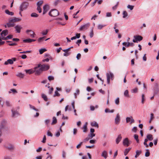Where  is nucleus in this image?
<instances>
[{"label":"nucleus","instance_id":"35","mask_svg":"<svg viewBox=\"0 0 159 159\" xmlns=\"http://www.w3.org/2000/svg\"><path fill=\"white\" fill-rule=\"evenodd\" d=\"M134 138L136 140V142L139 143V136L136 134L134 135Z\"/></svg>","mask_w":159,"mask_h":159},{"label":"nucleus","instance_id":"2","mask_svg":"<svg viewBox=\"0 0 159 159\" xmlns=\"http://www.w3.org/2000/svg\"><path fill=\"white\" fill-rule=\"evenodd\" d=\"M107 82L108 84H110V80H113L114 78V75L113 73L110 71L107 73Z\"/></svg>","mask_w":159,"mask_h":159},{"label":"nucleus","instance_id":"62","mask_svg":"<svg viewBox=\"0 0 159 159\" xmlns=\"http://www.w3.org/2000/svg\"><path fill=\"white\" fill-rule=\"evenodd\" d=\"M46 136L45 135H44L43 138V140L42 141V142L43 143H45L46 142Z\"/></svg>","mask_w":159,"mask_h":159},{"label":"nucleus","instance_id":"21","mask_svg":"<svg viewBox=\"0 0 159 159\" xmlns=\"http://www.w3.org/2000/svg\"><path fill=\"white\" fill-rule=\"evenodd\" d=\"M13 64V62L12 60L11 59H9L7 60V61H6L4 62V65H7L8 64H10L11 65L12 64Z\"/></svg>","mask_w":159,"mask_h":159},{"label":"nucleus","instance_id":"55","mask_svg":"<svg viewBox=\"0 0 159 159\" xmlns=\"http://www.w3.org/2000/svg\"><path fill=\"white\" fill-rule=\"evenodd\" d=\"M81 57V55L80 53H78L76 56V58L78 60H79L80 59Z\"/></svg>","mask_w":159,"mask_h":159},{"label":"nucleus","instance_id":"17","mask_svg":"<svg viewBox=\"0 0 159 159\" xmlns=\"http://www.w3.org/2000/svg\"><path fill=\"white\" fill-rule=\"evenodd\" d=\"M10 20L11 22H12L13 23L15 22H18L20 21L21 20V19L18 18L13 17L10 19Z\"/></svg>","mask_w":159,"mask_h":159},{"label":"nucleus","instance_id":"30","mask_svg":"<svg viewBox=\"0 0 159 159\" xmlns=\"http://www.w3.org/2000/svg\"><path fill=\"white\" fill-rule=\"evenodd\" d=\"M41 97L45 101H48V98L46 95L44 93L42 94Z\"/></svg>","mask_w":159,"mask_h":159},{"label":"nucleus","instance_id":"27","mask_svg":"<svg viewBox=\"0 0 159 159\" xmlns=\"http://www.w3.org/2000/svg\"><path fill=\"white\" fill-rule=\"evenodd\" d=\"M12 93L13 94L16 93H17V92L16 90L14 89H11L8 91L9 93Z\"/></svg>","mask_w":159,"mask_h":159},{"label":"nucleus","instance_id":"33","mask_svg":"<svg viewBox=\"0 0 159 159\" xmlns=\"http://www.w3.org/2000/svg\"><path fill=\"white\" fill-rule=\"evenodd\" d=\"M5 13L10 15L12 16L14 15V13L8 10H6L5 11Z\"/></svg>","mask_w":159,"mask_h":159},{"label":"nucleus","instance_id":"57","mask_svg":"<svg viewBox=\"0 0 159 159\" xmlns=\"http://www.w3.org/2000/svg\"><path fill=\"white\" fill-rule=\"evenodd\" d=\"M137 130V127H134L132 129V131L134 133H136Z\"/></svg>","mask_w":159,"mask_h":159},{"label":"nucleus","instance_id":"51","mask_svg":"<svg viewBox=\"0 0 159 159\" xmlns=\"http://www.w3.org/2000/svg\"><path fill=\"white\" fill-rule=\"evenodd\" d=\"M146 151H147L146 152L145 154V156L146 157H148L150 155V152H149L148 149H147Z\"/></svg>","mask_w":159,"mask_h":159},{"label":"nucleus","instance_id":"5","mask_svg":"<svg viewBox=\"0 0 159 159\" xmlns=\"http://www.w3.org/2000/svg\"><path fill=\"white\" fill-rule=\"evenodd\" d=\"M59 12L56 9H53L50 10V16H56L59 15Z\"/></svg>","mask_w":159,"mask_h":159},{"label":"nucleus","instance_id":"47","mask_svg":"<svg viewBox=\"0 0 159 159\" xmlns=\"http://www.w3.org/2000/svg\"><path fill=\"white\" fill-rule=\"evenodd\" d=\"M43 1H40L37 2V6L40 7L43 3Z\"/></svg>","mask_w":159,"mask_h":159},{"label":"nucleus","instance_id":"18","mask_svg":"<svg viewBox=\"0 0 159 159\" xmlns=\"http://www.w3.org/2000/svg\"><path fill=\"white\" fill-rule=\"evenodd\" d=\"M6 148L8 150L12 151L14 149V146L13 144H10L6 147Z\"/></svg>","mask_w":159,"mask_h":159},{"label":"nucleus","instance_id":"25","mask_svg":"<svg viewBox=\"0 0 159 159\" xmlns=\"http://www.w3.org/2000/svg\"><path fill=\"white\" fill-rule=\"evenodd\" d=\"M145 101V95L144 94H143L142 95L141 101L142 104H143L144 103Z\"/></svg>","mask_w":159,"mask_h":159},{"label":"nucleus","instance_id":"41","mask_svg":"<svg viewBox=\"0 0 159 159\" xmlns=\"http://www.w3.org/2000/svg\"><path fill=\"white\" fill-rule=\"evenodd\" d=\"M124 95L126 97H129V94L128 91L127 90H126L124 93Z\"/></svg>","mask_w":159,"mask_h":159},{"label":"nucleus","instance_id":"8","mask_svg":"<svg viewBox=\"0 0 159 159\" xmlns=\"http://www.w3.org/2000/svg\"><path fill=\"white\" fill-rule=\"evenodd\" d=\"M89 23H88L83 25L81 26L80 27V30H87L89 27Z\"/></svg>","mask_w":159,"mask_h":159},{"label":"nucleus","instance_id":"13","mask_svg":"<svg viewBox=\"0 0 159 159\" xmlns=\"http://www.w3.org/2000/svg\"><path fill=\"white\" fill-rule=\"evenodd\" d=\"M126 120L127 123H129L130 122L131 124L134 123V121L132 116H131L130 117H127Z\"/></svg>","mask_w":159,"mask_h":159},{"label":"nucleus","instance_id":"44","mask_svg":"<svg viewBox=\"0 0 159 159\" xmlns=\"http://www.w3.org/2000/svg\"><path fill=\"white\" fill-rule=\"evenodd\" d=\"M115 103L116 104V105H119V102H120V101H119V98H117L115 100Z\"/></svg>","mask_w":159,"mask_h":159},{"label":"nucleus","instance_id":"45","mask_svg":"<svg viewBox=\"0 0 159 159\" xmlns=\"http://www.w3.org/2000/svg\"><path fill=\"white\" fill-rule=\"evenodd\" d=\"M119 2H117L116 3V5L114 6L113 7H112V9L113 10H116L117 8V7L118 6V5H119Z\"/></svg>","mask_w":159,"mask_h":159},{"label":"nucleus","instance_id":"14","mask_svg":"<svg viewBox=\"0 0 159 159\" xmlns=\"http://www.w3.org/2000/svg\"><path fill=\"white\" fill-rule=\"evenodd\" d=\"M122 139L121 134H119L116 139V144H118Z\"/></svg>","mask_w":159,"mask_h":159},{"label":"nucleus","instance_id":"4","mask_svg":"<svg viewBox=\"0 0 159 159\" xmlns=\"http://www.w3.org/2000/svg\"><path fill=\"white\" fill-rule=\"evenodd\" d=\"M134 39L133 40V42L134 43H138L141 41L143 39V37L139 35H134Z\"/></svg>","mask_w":159,"mask_h":159},{"label":"nucleus","instance_id":"53","mask_svg":"<svg viewBox=\"0 0 159 159\" xmlns=\"http://www.w3.org/2000/svg\"><path fill=\"white\" fill-rule=\"evenodd\" d=\"M48 32V31L47 30H43L42 32V34L43 35H46L47 34Z\"/></svg>","mask_w":159,"mask_h":159},{"label":"nucleus","instance_id":"40","mask_svg":"<svg viewBox=\"0 0 159 159\" xmlns=\"http://www.w3.org/2000/svg\"><path fill=\"white\" fill-rule=\"evenodd\" d=\"M16 76L19 77L21 78H23L24 76V74L21 73H19L16 75Z\"/></svg>","mask_w":159,"mask_h":159},{"label":"nucleus","instance_id":"37","mask_svg":"<svg viewBox=\"0 0 159 159\" xmlns=\"http://www.w3.org/2000/svg\"><path fill=\"white\" fill-rule=\"evenodd\" d=\"M29 106L30 109H32L36 111H39L38 109L36 108L34 106L32 105H31L30 104H29Z\"/></svg>","mask_w":159,"mask_h":159},{"label":"nucleus","instance_id":"20","mask_svg":"<svg viewBox=\"0 0 159 159\" xmlns=\"http://www.w3.org/2000/svg\"><path fill=\"white\" fill-rule=\"evenodd\" d=\"M35 39H24L23 40V42L24 43H30L32 42H34L35 41Z\"/></svg>","mask_w":159,"mask_h":159},{"label":"nucleus","instance_id":"49","mask_svg":"<svg viewBox=\"0 0 159 159\" xmlns=\"http://www.w3.org/2000/svg\"><path fill=\"white\" fill-rule=\"evenodd\" d=\"M60 96V94L58 92L57 90L55 91V94L54 95V97L58 96L59 97Z\"/></svg>","mask_w":159,"mask_h":159},{"label":"nucleus","instance_id":"29","mask_svg":"<svg viewBox=\"0 0 159 159\" xmlns=\"http://www.w3.org/2000/svg\"><path fill=\"white\" fill-rule=\"evenodd\" d=\"M106 26V25L99 24L97 26V28L98 29L100 30Z\"/></svg>","mask_w":159,"mask_h":159},{"label":"nucleus","instance_id":"7","mask_svg":"<svg viewBox=\"0 0 159 159\" xmlns=\"http://www.w3.org/2000/svg\"><path fill=\"white\" fill-rule=\"evenodd\" d=\"M12 112V117H16L20 115V113L17 111H15L12 109L11 110Z\"/></svg>","mask_w":159,"mask_h":159},{"label":"nucleus","instance_id":"50","mask_svg":"<svg viewBox=\"0 0 159 159\" xmlns=\"http://www.w3.org/2000/svg\"><path fill=\"white\" fill-rule=\"evenodd\" d=\"M134 7V6H132L129 5H128L127 6V8L130 9V10H132L133 9Z\"/></svg>","mask_w":159,"mask_h":159},{"label":"nucleus","instance_id":"34","mask_svg":"<svg viewBox=\"0 0 159 159\" xmlns=\"http://www.w3.org/2000/svg\"><path fill=\"white\" fill-rule=\"evenodd\" d=\"M87 123L86 122L85 124H84L83 126V131L84 132H86L87 131Z\"/></svg>","mask_w":159,"mask_h":159},{"label":"nucleus","instance_id":"12","mask_svg":"<svg viewBox=\"0 0 159 159\" xmlns=\"http://www.w3.org/2000/svg\"><path fill=\"white\" fill-rule=\"evenodd\" d=\"M8 33V31L7 30H5L2 31L1 34V37L2 39L3 37H5V36H6Z\"/></svg>","mask_w":159,"mask_h":159},{"label":"nucleus","instance_id":"1","mask_svg":"<svg viewBox=\"0 0 159 159\" xmlns=\"http://www.w3.org/2000/svg\"><path fill=\"white\" fill-rule=\"evenodd\" d=\"M49 69L48 65L38 64V66L34 68V71L36 75H39L43 71Z\"/></svg>","mask_w":159,"mask_h":159},{"label":"nucleus","instance_id":"9","mask_svg":"<svg viewBox=\"0 0 159 159\" xmlns=\"http://www.w3.org/2000/svg\"><path fill=\"white\" fill-rule=\"evenodd\" d=\"M26 32L27 34H28L29 32H30V33L29 34L31 37L34 38L35 37V34L34 32L31 30H26Z\"/></svg>","mask_w":159,"mask_h":159},{"label":"nucleus","instance_id":"36","mask_svg":"<svg viewBox=\"0 0 159 159\" xmlns=\"http://www.w3.org/2000/svg\"><path fill=\"white\" fill-rule=\"evenodd\" d=\"M60 0H55L52 3V5L54 6H56L60 2Z\"/></svg>","mask_w":159,"mask_h":159},{"label":"nucleus","instance_id":"42","mask_svg":"<svg viewBox=\"0 0 159 159\" xmlns=\"http://www.w3.org/2000/svg\"><path fill=\"white\" fill-rule=\"evenodd\" d=\"M38 16L39 15L38 14L34 12L32 13L31 14V16L32 17H38Z\"/></svg>","mask_w":159,"mask_h":159},{"label":"nucleus","instance_id":"38","mask_svg":"<svg viewBox=\"0 0 159 159\" xmlns=\"http://www.w3.org/2000/svg\"><path fill=\"white\" fill-rule=\"evenodd\" d=\"M122 14L123 15V18H124L126 17L128 15V13L126 11H124L123 12Z\"/></svg>","mask_w":159,"mask_h":159},{"label":"nucleus","instance_id":"32","mask_svg":"<svg viewBox=\"0 0 159 159\" xmlns=\"http://www.w3.org/2000/svg\"><path fill=\"white\" fill-rule=\"evenodd\" d=\"M79 93L80 90L78 89H76L75 92L74 93V95L75 98H77V95H79Z\"/></svg>","mask_w":159,"mask_h":159},{"label":"nucleus","instance_id":"16","mask_svg":"<svg viewBox=\"0 0 159 159\" xmlns=\"http://www.w3.org/2000/svg\"><path fill=\"white\" fill-rule=\"evenodd\" d=\"M108 153L107 151H103L102 153L101 156L103 157L105 159H106L107 157Z\"/></svg>","mask_w":159,"mask_h":159},{"label":"nucleus","instance_id":"24","mask_svg":"<svg viewBox=\"0 0 159 159\" xmlns=\"http://www.w3.org/2000/svg\"><path fill=\"white\" fill-rule=\"evenodd\" d=\"M147 138L148 140L152 141L153 139V137L152 135L151 134H148L147 136Z\"/></svg>","mask_w":159,"mask_h":159},{"label":"nucleus","instance_id":"31","mask_svg":"<svg viewBox=\"0 0 159 159\" xmlns=\"http://www.w3.org/2000/svg\"><path fill=\"white\" fill-rule=\"evenodd\" d=\"M131 149V148H126L125 149L124 151V154L125 156L127 155L128 153Z\"/></svg>","mask_w":159,"mask_h":159},{"label":"nucleus","instance_id":"15","mask_svg":"<svg viewBox=\"0 0 159 159\" xmlns=\"http://www.w3.org/2000/svg\"><path fill=\"white\" fill-rule=\"evenodd\" d=\"M49 6L48 5H45L43 7V14H45L47 12L49 9Z\"/></svg>","mask_w":159,"mask_h":159},{"label":"nucleus","instance_id":"52","mask_svg":"<svg viewBox=\"0 0 159 159\" xmlns=\"http://www.w3.org/2000/svg\"><path fill=\"white\" fill-rule=\"evenodd\" d=\"M45 39V37L39 38L38 40L39 42H41L43 40Z\"/></svg>","mask_w":159,"mask_h":159},{"label":"nucleus","instance_id":"22","mask_svg":"<svg viewBox=\"0 0 159 159\" xmlns=\"http://www.w3.org/2000/svg\"><path fill=\"white\" fill-rule=\"evenodd\" d=\"M7 25L8 27H13L15 25V24L14 23L12 22H11L10 20H9V22L7 23Z\"/></svg>","mask_w":159,"mask_h":159},{"label":"nucleus","instance_id":"11","mask_svg":"<svg viewBox=\"0 0 159 159\" xmlns=\"http://www.w3.org/2000/svg\"><path fill=\"white\" fill-rule=\"evenodd\" d=\"M120 121V118L119 114L118 113L116 114V116L115 119V122L116 124H119Z\"/></svg>","mask_w":159,"mask_h":159},{"label":"nucleus","instance_id":"26","mask_svg":"<svg viewBox=\"0 0 159 159\" xmlns=\"http://www.w3.org/2000/svg\"><path fill=\"white\" fill-rule=\"evenodd\" d=\"M57 122V120L56 118L54 116L52 118V122L51 123V124L52 125H53L55 124H56Z\"/></svg>","mask_w":159,"mask_h":159},{"label":"nucleus","instance_id":"64","mask_svg":"<svg viewBox=\"0 0 159 159\" xmlns=\"http://www.w3.org/2000/svg\"><path fill=\"white\" fill-rule=\"evenodd\" d=\"M4 159H11V158L9 156H5L4 157Z\"/></svg>","mask_w":159,"mask_h":159},{"label":"nucleus","instance_id":"3","mask_svg":"<svg viewBox=\"0 0 159 159\" xmlns=\"http://www.w3.org/2000/svg\"><path fill=\"white\" fill-rule=\"evenodd\" d=\"M29 5V3L27 2H24L22 3L20 7L19 10L23 11L27 9Z\"/></svg>","mask_w":159,"mask_h":159},{"label":"nucleus","instance_id":"58","mask_svg":"<svg viewBox=\"0 0 159 159\" xmlns=\"http://www.w3.org/2000/svg\"><path fill=\"white\" fill-rule=\"evenodd\" d=\"M37 10L39 12V13H40L42 12V10L40 7H38L37 6Z\"/></svg>","mask_w":159,"mask_h":159},{"label":"nucleus","instance_id":"60","mask_svg":"<svg viewBox=\"0 0 159 159\" xmlns=\"http://www.w3.org/2000/svg\"><path fill=\"white\" fill-rule=\"evenodd\" d=\"M90 38H92L93 37V30H92L91 32H90Z\"/></svg>","mask_w":159,"mask_h":159},{"label":"nucleus","instance_id":"63","mask_svg":"<svg viewBox=\"0 0 159 159\" xmlns=\"http://www.w3.org/2000/svg\"><path fill=\"white\" fill-rule=\"evenodd\" d=\"M6 105L8 107H10L11 106V104L9 101H6Z\"/></svg>","mask_w":159,"mask_h":159},{"label":"nucleus","instance_id":"61","mask_svg":"<svg viewBox=\"0 0 159 159\" xmlns=\"http://www.w3.org/2000/svg\"><path fill=\"white\" fill-rule=\"evenodd\" d=\"M135 52V55L136 57V59H137L138 58V55H137V53L138 52V51L137 50H135L134 51Z\"/></svg>","mask_w":159,"mask_h":159},{"label":"nucleus","instance_id":"59","mask_svg":"<svg viewBox=\"0 0 159 159\" xmlns=\"http://www.w3.org/2000/svg\"><path fill=\"white\" fill-rule=\"evenodd\" d=\"M71 54V52L65 53L63 54V56L65 57H67L69 56Z\"/></svg>","mask_w":159,"mask_h":159},{"label":"nucleus","instance_id":"48","mask_svg":"<svg viewBox=\"0 0 159 159\" xmlns=\"http://www.w3.org/2000/svg\"><path fill=\"white\" fill-rule=\"evenodd\" d=\"M122 45L127 47H128L129 46V42H128V43L125 42H123L122 43Z\"/></svg>","mask_w":159,"mask_h":159},{"label":"nucleus","instance_id":"39","mask_svg":"<svg viewBox=\"0 0 159 159\" xmlns=\"http://www.w3.org/2000/svg\"><path fill=\"white\" fill-rule=\"evenodd\" d=\"M47 50L45 48H42L39 49V53L41 54H43L44 52L46 51Z\"/></svg>","mask_w":159,"mask_h":159},{"label":"nucleus","instance_id":"54","mask_svg":"<svg viewBox=\"0 0 159 159\" xmlns=\"http://www.w3.org/2000/svg\"><path fill=\"white\" fill-rule=\"evenodd\" d=\"M83 142H81L79 144H78L77 146H76V148L77 149H79L80 148L81 146L83 144Z\"/></svg>","mask_w":159,"mask_h":159},{"label":"nucleus","instance_id":"10","mask_svg":"<svg viewBox=\"0 0 159 159\" xmlns=\"http://www.w3.org/2000/svg\"><path fill=\"white\" fill-rule=\"evenodd\" d=\"M14 28L16 32L19 33H20L21 30L22 29V27L20 25H17L14 27Z\"/></svg>","mask_w":159,"mask_h":159},{"label":"nucleus","instance_id":"46","mask_svg":"<svg viewBox=\"0 0 159 159\" xmlns=\"http://www.w3.org/2000/svg\"><path fill=\"white\" fill-rule=\"evenodd\" d=\"M148 139H145L144 140V142L143 143L144 145L145 146V147L146 148H148V144L147 143V142H148Z\"/></svg>","mask_w":159,"mask_h":159},{"label":"nucleus","instance_id":"43","mask_svg":"<svg viewBox=\"0 0 159 159\" xmlns=\"http://www.w3.org/2000/svg\"><path fill=\"white\" fill-rule=\"evenodd\" d=\"M95 136V134L94 133H90L88 135V137H89L90 139H92V138Z\"/></svg>","mask_w":159,"mask_h":159},{"label":"nucleus","instance_id":"28","mask_svg":"<svg viewBox=\"0 0 159 159\" xmlns=\"http://www.w3.org/2000/svg\"><path fill=\"white\" fill-rule=\"evenodd\" d=\"M13 35H10L7 36L6 37H3L2 38V40H7L8 39H10L12 38Z\"/></svg>","mask_w":159,"mask_h":159},{"label":"nucleus","instance_id":"6","mask_svg":"<svg viewBox=\"0 0 159 159\" xmlns=\"http://www.w3.org/2000/svg\"><path fill=\"white\" fill-rule=\"evenodd\" d=\"M130 144L128 138H126L123 139V144L124 146H128Z\"/></svg>","mask_w":159,"mask_h":159},{"label":"nucleus","instance_id":"19","mask_svg":"<svg viewBox=\"0 0 159 159\" xmlns=\"http://www.w3.org/2000/svg\"><path fill=\"white\" fill-rule=\"evenodd\" d=\"M90 125L91 126L93 127H96L97 128H98L99 127L98 124L95 121H93V122H91L90 123Z\"/></svg>","mask_w":159,"mask_h":159},{"label":"nucleus","instance_id":"23","mask_svg":"<svg viewBox=\"0 0 159 159\" xmlns=\"http://www.w3.org/2000/svg\"><path fill=\"white\" fill-rule=\"evenodd\" d=\"M25 70L26 73H28L29 74H31L34 73V70H33L32 69Z\"/></svg>","mask_w":159,"mask_h":159},{"label":"nucleus","instance_id":"56","mask_svg":"<svg viewBox=\"0 0 159 159\" xmlns=\"http://www.w3.org/2000/svg\"><path fill=\"white\" fill-rule=\"evenodd\" d=\"M138 91V89L137 88H135L131 90V92L132 93H136Z\"/></svg>","mask_w":159,"mask_h":159}]
</instances>
